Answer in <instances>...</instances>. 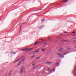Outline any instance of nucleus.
I'll use <instances>...</instances> for the list:
<instances>
[{
    "label": "nucleus",
    "instance_id": "obj_27",
    "mask_svg": "<svg viewBox=\"0 0 76 76\" xmlns=\"http://www.w3.org/2000/svg\"><path fill=\"white\" fill-rule=\"evenodd\" d=\"M72 33H73V34H74V33H75V31H73L72 32Z\"/></svg>",
    "mask_w": 76,
    "mask_h": 76
},
{
    "label": "nucleus",
    "instance_id": "obj_23",
    "mask_svg": "<svg viewBox=\"0 0 76 76\" xmlns=\"http://www.w3.org/2000/svg\"><path fill=\"white\" fill-rule=\"evenodd\" d=\"M37 59H39V58H40V57H37Z\"/></svg>",
    "mask_w": 76,
    "mask_h": 76
},
{
    "label": "nucleus",
    "instance_id": "obj_31",
    "mask_svg": "<svg viewBox=\"0 0 76 76\" xmlns=\"http://www.w3.org/2000/svg\"><path fill=\"white\" fill-rule=\"evenodd\" d=\"M45 73V72L44 71L43 72V73Z\"/></svg>",
    "mask_w": 76,
    "mask_h": 76
},
{
    "label": "nucleus",
    "instance_id": "obj_36",
    "mask_svg": "<svg viewBox=\"0 0 76 76\" xmlns=\"http://www.w3.org/2000/svg\"><path fill=\"white\" fill-rule=\"evenodd\" d=\"M59 35H62V34H59Z\"/></svg>",
    "mask_w": 76,
    "mask_h": 76
},
{
    "label": "nucleus",
    "instance_id": "obj_13",
    "mask_svg": "<svg viewBox=\"0 0 76 76\" xmlns=\"http://www.w3.org/2000/svg\"><path fill=\"white\" fill-rule=\"evenodd\" d=\"M45 19H42V22H43L45 21Z\"/></svg>",
    "mask_w": 76,
    "mask_h": 76
},
{
    "label": "nucleus",
    "instance_id": "obj_10",
    "mask_svg": "<svg viewBox=\"0 0 76 76\" xmlns=\"http://www.w3.org/2000/svg\"><path fill=\"white\" fill-rule=\"evenodd\" d=\"M61 42H70L69 41H68V40H62L61 41Z\"/></svg>",
    "mask_w": 76,
    "mask_h": 76
},
{
    "label": "nucleus",
    "instance_id": "obj_38",
    "mask_svg": "<svg viewBox=\"0 0 76 76\" xmlns=\"http://www.w3.org/2000/svg\"><path fill=\"white\" fill-rule=\"evenodd\" d=\"M48 70H50V69L49 68H48Z\"/></svg>",
    "mask_w": 76,
    "mask_h": 76
},
{
    "label": "nucleus",
    "instance_id": "obj_30",
    "mask_svg": "<svg viewBox=\"0 0 76 76\" xmlns=\"http://www.w3.org/2000/svg\"><path fill=\"white\" fill-rule=\"evenodd\" d=\"M73 42L74 43H76V42Z\"/></svg>",
    "mask_w": 76,
    "mask_h": 76
},
{
    "label": "nucleus",
    "instance_id": "obj_40",
    "mask_svg": "<svg viewBox=\"0 0 76 76\" xmlns=\"http://www.w3.org/2000/svg\"><path fill=\"white\" fill-rule=\"evenodd\" d=\"M36 52H34L33 53H35Z\"/></svg>",
    "mask_w": 76,
    "mask_h": 76
},
{
    "label": "nucleus",
    "instance_id": "obj_18",
    "mask_svg": "<svg viewBox=\"0 0 76 76\" xmlns=\"http://www.w3.org/2000/svg\"><path fill=\"white\" fill-rule=\"evenodd\" d=\"M68 53V52H66V53H64L63 54H65V55H66V54H67V53Z\"/></svg>",
    "mask_w": 76,
    "mask_h": 76
},
{
    "label": "nucleus",
    "instance_id": "obj_15",
    "mask_svg": "<svg viewBox=\"0 0 76 76\" xmlns=\"http://www.w3.org/2000/svg\"><path fill=\"white\" fill-rule=\"evenodd\" d=\"M56 66H58L59 65V63H57L56 64Z\"/></svg>",
    "mask_w": 76,
    "mask_h": 76
},
{
    "label": "nucleus",
    "instance_id": "obj_41",
    "mask_svg": "<svg viewBox=\"0 0 76 76\" xmlns=\"http://www.w3.org/2000/svg\"><path fill=\"white\" fill-rule=\"evenodd\" d=\"M11 52H13V51H12Z\"/></svg>",
    "mask_w": 76,
    "mask_h": 76
},
{
    "label": "nucleus",
    "instance_id": "obj_26",
    "mask_svg": "<svg viewBox=\"0 0 76 76\" xmlns=\"http://www.w3.org/2000/svg\"><path fill=\"white\" fill-rule=\"evenodd\" d=\"M67 33L66 32H64V34H67Z\"/></svg>",
    "mask_w": 76,
    "mask_h": 76
},
{
    "label": "nucleus",
    "instance_id": "obj_21",
    "mask_svg": "<svg viewBox=\"0 0 76 76\" xmlns=\"http://www.w3.org/2000/svg\"><path fill=\"white\" fill-rule=\"evenodd\" d=\"M52 71H53V72H55V69H53Z\"/></svg>",
    "mask_w": 76,
    "mask_h": 76
},
{
    "label": "nucleus",
    "instance_id": "obj_20",
    "mask_svg": "<svg viewBox=\"0 0 76 76\" xmlns=\"http://www.w3.org/2000/svg\"><path fill=\"white\" fill-rule=\"evenodd\" d=\"M35 62H34V63L33 64V66H34V65H35Z\"/></svg>",
    "mask_w": 76,
    "mask_h": 76
},
{
    "label": "nucleus",
    "instance_id": "obj_1",
    "mask_svg": "<svg viewBox=\"0 0 76 76\" xmlns=\"http://www.w3.org/2000/svg\"><path fill=\"white\" fill-rule=\"evenodd\" d=\"M24 67L23 66H21L20 69V74H22L23 73V69Z\"/></svg>",
    "mask_w": 76,
    "mask_h": 76
},
{
    "label": "nucleus",
    "instance_id": "obj_3",
    "mask_svg": "<svg viewBox=\"0 0 76 76\" xmlns=\"http://www.w3.org/2000/svg\"><path fill=\"white\" fill-rule=\"evenodd\" d=\"M57 54L58 56H59L61 58H63V57H64V56H63L60 53H57Z\"/></svg>",
    "mask_w": 76,
    "mask_h": 76
},
{
    "label": "nucleus",
    "instance_id": "obj_4",
    "mask_svg": "<svg viewBox=\"0 0 76 76\" xmlns=\"http://www.w3.org/2000/svg\"><path fill=\"white\" fill-rule=\"evenodd\" d=\"M46 64L49 65H50L51 64H53V63H52V62H46Z\"/></svg>",
    "mask_w": 76,
    "mask_h": 76
},
{
    "label": "nucleus",
    "instance_id": "obj_9",
    "mask_svg": "<svg viewBox=\"0 0 76 76\" xmlns=\"http://www.w3.org/2000/svg\"><path fill=\"white\" fill-rule=\"evenodd\" d=\"M67 1H68V0H64V1H63L64 3H67Z\"/></svg>",
    "mask_w": 76,
    "mask_h": 76
},
{
    "label": "nucleus",
    "instance_id": "obj_28",
    "mask_svg": "<svg viewBox=\"0 0 76 76\" xmlns=\"http://www.w3.org/2000/svg\"><path fill=\"white\" fill-rule=\"evenodd\" d=\"M22 58H23V57H21L20 58V59H22Z\"/></svg>",
    "mask_w": 76,
    "mask_h": 76
},
{
    "label": "nucleus",
    "instance_id": "obj_22",
    "mask_svg": "<svg viewBox=\"0 0 76 76\" xmlns=\"http://www.w3.org/2000/svg\"><path fill=\"white\" fill-rule=\"evenodd\" d=\"M34 57V55H33L31 57V58H33V57Z\"/></svg>",
    "mask_w": 76,
    "mask_h": 76
},
{
    "label": "nucleus",
    "instance_id": "obj_24",
    "mask_svg": "<svg viewBox=\"0 0 76 76\" xmlns=\"http://www.w3.org/2000/svg\"><path fill=\"white\" fill-rule=\"evenodd\" d=\"M12 54H16V53L15 52H13L12 53Z\"/></svg>",
    "mask_w": 76,
    "mask_h": 76
},
{
    "label": "nucleus",
    "instance_id": "obj_12",
    "mask_svg": "<svg viewBox=\"0 0 76 76\" xmlns=\"http://www.w3.org/2000/svg\"><path fill=\"white\" fill-rule=\"evenodd\" d=\"M39 29H42L43 27L42 26H40L39 27Z\"/></svg>",
    "mask_w": 76,
    "mask_h": 76
},
{
    "label": "nucleus",
    "instance_id": "obj_5",
    "mask_svg": "<svg viewBox=\"0 0 76 76\" xmlns=\"http://www.w3.org/2000/svg\"><path fill=\"white\" fill-rule=\"evenodd\" d=\"M33 48H31L29 49H25V51H29V50H32Z\"/></svg>",
    "mask_w": 76,
    "mask_h": 76
},
{
    "label": "nucleus",
    "instance_id": "obj_25",
    "mask_svg": "<svg viewBox=\"0 0 76 76\" xmlns=\"http://www.w3.org/2000/svg\"><path fill=\"white\" fill-rule=\"evenodd\" d=\"M20 60V58L18 60H17V61H19V60Z\"/></svg>",
    "mask_w": 76,
    "mask_h": 76
},
{
    "label": "nucleus",
    "instance_id": "obj_17",
    "mask_svg": "<svg viewBox=\"0 0 76 76\" xmlns=\"http://www.w3.org/2000/svg\"><path fill=\"white\" fill-rule=\"evenodd\" d=\"M24 50H25V49H23L22 50H20V51H23Z\"/></svg>",
    "mask_w": 76,
    "mask_h": 76
},
{
    "label": "nucleus",
    "instance_id": "obj_19",
    "mask_svg": "<svg viewBox=\"0 0 76 76\" xmlns=\"http://www.w3.org/2000/svg\"><path fill=\"white\" fill-rule=\"evenodd\" d=\"M11 75V73H10V72L9 74V75L8 76H10Z\"/></svg>",
    "mask_w": 76,
    "mask_h": 76
},
{
    "label": "nucleus",
    "instance_id": "obj_35",
    "mask_svg": "<svg viewBox=\"0 0 76 76\" xmlns=\"http://www.w3.org/2000/svg\"><path fill=\"white\" fill-rule=\"evenodd\" d=\"M50 37H49L48 38V39H50Z\"/></svg>",
    "mask_w": 76,
    "mask_h": 76
},
{
    "label": "nucleus",
    "instance_id": "obj_2",
    "mask_svg": "<svg viewBox=\"0 0 76 76\" xmlns=\"http://www.w3.org/2000/svg\"><path fill=\"white\" fill-rule=\"evenodd\" d=\"M23 61H24V59L23 60H21L19 61L18 64L17 65V66H19V65H20V64H21V63H22V62Z\"/></svg>",
    "mask_w": 76,
    "mask_h": 76
},
{
    "label": "nucleus",
    "instance_id": "obj_14",
    "mask_svg": "<svg viewBox=\"0 0 76 76\" xmlns=\"http://www.w3.org/2000/svg\"><path fill=\"white\" fill-rule=\"evenodd\" d=\"M18 60H17L16 61H13L14 63H16V62H18Z\"/></svg>",
    "mask_w": 76,
    "mask_h": 76
},
{
    "label": "nucleus",
    "instance_id": "obj_8",
    "mask_svg": "<svg viewBox=\"0 0 76 76\" xmlns=\"http://www.w3.org/2000/svg\"><path fill=\"white\" fill-rule=\"evenodd\" d=\"M38 51H39V50H37L35 51H34V53H33V54H36V53H37L38 52Z\"/></svg>",
    "mask_w": 76,
    "mask_h": 76
},
{
    "label": "nucleus",
    "instance_id": "obj_16",
    "mask_svg": "<svg viewBox=\"0 0 76 76\" xmlns=\"http://www.w3.org/2000/svg\"><path fill=\"white\" fill-rule=\"evenodd\" d=\"M37 43H38V42L36 41L34 45H37Z\"/></svg>",
    "mask_w": 76,
    "mask_h": 76
},
{
    "label": "nucleus",
    "instance_id": "obj_33",
    "mask_svg": "<svg viewBox=\"0 0 76 76\" xmlns=\"http://www.w3.org/2000/svg\"><path fill=\"white\" fill-rule=\"evenodd\" d=\"M41 42H39V43H41Z\"/></svg>",
    "mask_w": 76,
    "mask_h": 76
},
{
    "label": "nucleus",
    "instance_id": "obj_32",
    "mask_svg": "<svg viewBox=\"0 0 76 76\" xmlns=\"http://www.w3.org/2000/svg\"><path fill=\"white\" fill-rule=\"evenodd\" d=\"M23 23H22V24H23Z\"/></svg>",
    "mask_w": 76,
    "mask_h": 76
},
{
    "label": "nucleus",
    "instance_id": "obj_39",
    "mask_svg": "<svg viewBox=\"0 0 76 76\" xmlns=\"http://www.w3.org/2000/svg\"><path fill=\"white\" fill-rule=\"evenodd\" d=\"M21 26H22V24L21 25L20 27H21Z\"/></svg>",
    "mask_w": 76,
    "mask_h": 76
},
{
    "label": "nucleus",
    "instance_id": "obj_7",
    "mask_svg": "<svg viewBox=\"0 0 76 76\" xmlns=\"http://www.w3.org/2000/svg\"><path fill=\"white\" fill-rule=\"evenodd\" d=\"M63 49V48H60V49H59V51H60V52H61V53H62L61 51H62V50Z\"/></svg>",
    "mask_w": 76,
    "mask_h": 76
},
{
    "label": "nucleus",
    "instance_id": "obj_6",
    "mask_svg": "<svg viewBox=\"0 0 76 76\" xmlns=\"http://www.w3.org/2000/svg\"><path fill=\"white\" fill-rule=\"evenodd\" d=\"M37 67H38V66L36 65V66H34V67H33V69H35V68L37 69Z\"/></svg>",
    "mask_w": 76,
    "mask_h": 76
},
{
    "label": "nucleus",
    "instance_id": "obj_34",
    "mask_svg": "<svg viewBox=\"0 0 76 76\" xmlns=\"http://www.w3.org/2000/svg\"><path fill=\"white\" fill-rule=\"evenodd\" d=\"M41 40H42V41H43V39H41Z\"/></svg>",
    "mask_w": 76,
    "mask_h": 76
},
{
    "label": "nucleus",
    "instance_id": "obj_11",
    "mask_svg": "<svg viewBox=\"0 0 76 76\" xmlns=\"http://www.w3.org/2000/svg\"><path fill=\"white\" fill-rule=\"evenodd\" d=\"M42 52H44L45 51V49H44V48H42Z\"/></svg>",
    "mask_w": 76,
    "mask_h": 76
},
{
    "label": "nucleus",
    "instance_id": "obj_29",
    "mask_svg": "<svg viewBox=\"0 0 76 76\" xmlns=\"http://www.w3.org/2000/svg\"><path fill=\"white\" fill-rule=\"evenodd\" d=\"M45 44V43H43L42 44Z\"/></svg>",
    "mask_w": 76,
    "mask_h": 76
},
{
    "label": "nucleus",
    "instance_id": "obj_42",
    "mask_svg": "<svg viewBox=\"0 0 76 76\" xmlns=\"http://www.w3.org/2000/svg\"><path fill=\"white\" fill-rule=\"evenodd\" d=\"M11 53H12V52H11Z\"/></svg>",
    "mask_w": 76,
    "mask_h": 76
},
{
    "label": "nucleus",
    "instance_id": "obj_37",
    "mask_svg": "<svg viewBox=\"0 0 76 76\" xmlns=\"http://www.w3.org/2000/svg\"><path fill=\"white\" fill-rule=\"evenodd\" d=\"M74 39H76V38Z\"/></svg>",
    "mask_w": 76,
    "mask_h": 76
}]
</instances>
